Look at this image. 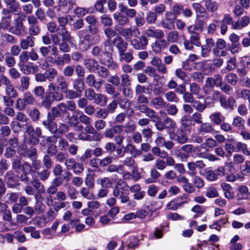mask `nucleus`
Instances as JSON below:
<instances>
[{
    "mask_svg": "<svg viewBox=\"0 0 250 250\" xmlns=\"http://www.w3.org/2000/svg\"><path fill=\"white\" fill-rule=\"evenodd\" d=\"M84 82L81 79L77 78L73 83V88L79 92L82 93L84 89Z\"/></svg>",
    "mask_w": 250,
    "mask_h": 250,
    "instance_id": "de8ad7c7",
    "label": "nucleus"
},
{
    "mask_svg": "<svg viewBox=\"0 0 250 250\" xmlns=\"http://www.w3.org/2000/svg\"><path fill=\"white\" fill-rule=\"evenodd\" d=\"M245 121L241 116L237 115L233 117L232 121V125L233 128H236L238 129L245 128Z\"/></svg>",
    "mask_w": 250,
    "mask_h": 250,
    "instance_id": "2f4dec72",
    "label": "nucleus"
},
{
    "mask_svg": "<svg viewBox=\"0 0 250 250\" xmlns=\"http://www.w3.org/2000/svg\"><path fill=\"white\" fill-rule=\"evenodd\" d=\"M93 103L101 106L105 105L107 102V97L106 95L97 93L92 100Z\"/></svg>",
    "mask_w": 250,
    "mask_h": 250,
    "instance_id": "7c9ffc66",
    "label": "nucleus"
},
{
    "mask_svg": "<svg viewBox=\"0 0 250 250\" xmlns=\"http://www.w3.org/2000/svg\"><path fill=\"white\" fill-rule=\"evenodd\" d=\"M35 44V38L28 35L24 38L20 40V45L21 48L24 51H26L29 48L33 47Z\"/></svg>",
    "mask_w": 250,
    "mask_h": 250,
    "instance_id": "a211bd4d",
    "label": "nucleus"
},
{
    "mask_svg": "<svg viewBox=\"0 0 250 250\" xmlns=\"http://www.w3.org/2000/svg\"><path fill=\"white\" fill-rule=\"evenodd\" d=\"M14 35L11 33H4L2 34V37L7 43L15 44L17 42V39Z\"/></svg>",
    "mask_w": 250,
    "mask_h": 250,
    "instance_id": "13d9d810",
    "label": "nucleus"
},
{
    "mask_svg": "<svg viewBox=\"0 0 250 250\" xmlns=\"http://www.w3.org/2000/svg\"><path fill=\"white\" fill-rule=\"evenodd\" d=\"M113 18L121 25H125L129 22L128 18L125 15L121 14L120 12L115 13L113 14Z\"/></svg>",
    "mask_w": 250,
    "mask_h": 250,
    "instance_id": "72a5a7b5",
    "label": "nucleus"
},
{
    "mask_svg": "<svg viewBox=\"0 0 250 250\" xmlns=\"http://www.w3.org/2000/svg\"><path fill=\"white\" fill-rule=\"evenodd\" d=\"M169 138L177 143L183 145L188 142V137L187 135V132L182 129H177L176 131H170L168 133Z\"/></svg>",
    "mask_w": 250,
    "mask_h": 250,
    "instance_id": "9b49d317",
    "label": "nucleus"
},
{
    "mask_svg": "<svg viewBox=\"0 0 250 250\" xmlns=\"http://www.w3.org/2000/svg\"><path fill=\"white\" fill-rule=\"evenodd\" d=\"M72 170L73 173L77 175H80L84 170L83 164L75 161L71 167H68V170Z\"/></svg>",
    "mask_w": 250,
    "mask_h": 250,
    "instance_id": "58836bf2",
    "label": "nucleus"
},
{
    "mask_svg": "<svg viewBox=\"0 0 250 250\" xmlns=\"http://www.w3.org/2000/svg\"><path fill=\"white\" fill-rule=\"evenodd\" d=\"M150 178H147L145 180L146 184H150L156 182L157 179L161 177V173L158 172V169L155 167L151 168L150 170Z\"/></svg>",
    "mask_w": 250,
    "mask_h": 250,
    "instance_id": "e433bc0d",
    "label": "nucleus"
},
{
    "mask_svg": "<svg viewBox=\"0 0 250 250\" xmlns=\"http://www.w3.org/2000/svg\"><path fill=\"white\" fill-rule=\"evenodd\" d=\"M166 129L168 133L170 131H173L176 128V123L175 121L169 117H167L164 119Z\"/></svg>",
    "mask_w": 250,
    "mask_h": 250,
    "instance_id": "a19ab883",
    "label": "nucleus"
},
{
    "mask_svg": "<svg viewBox=\"0 0 250 250\" xmlns=\"http://www.w3.org/2000/svg\"><path fill=\"white\" fill-rule=\"evenodd\" d=\"M157 40V41H156L154 42L153 47V51L155 53H159L161 52L162 50H164L168 47L169 43L166 40L164 39L163 38Z\"/></svg>",
    "mask_w": 250,
    "mask_h": 250,
    "instance_id": "bb28decb",
    "label": "nucleus"
},
{
    "mask_svg": "<svg viewBox=\"0 0 250 250\" xmlns=\"http://www.w3.org/2000/svg\"><path fill=\"white\" fill-rule=\"evenodd\" d=\"M83 64L85 68L91 72L95 71L99 65L97 61L93 59H89L84 60Z\"/></svg>",
    "mask_w": 250,
    "mask_h": 250,
    "instance_id": "473e14b6",
    "label": "nucleus"
},
{
    "mask_svg": "<svg viewBox=\"0 0 250 250\" xmlns=\"http://www.w3.org/2000/svg\"><path fill=\"white\" fill-rule=\"evenodd\" d=\"M175 19L176 17H173L171 13L167 12L165 14V18L161 21L160 24L164 29L172 30L175 27Z\"/></svg>",
    "mask_w": 250,
    "mask_h": 250,
    "instance_id": "ddd939ff",
    "label": "nucleus"
},
{
    "mask_svg": "<svg viewBox=\"0 0 250 250\" xmlns=\"http://www.w3.org/2000/svg\"><path fill=\"white\" fill-rule=\"evenodd\" d=\"M71 127L68 125V122L67 124L64 123H60L59 124L58 127L56 123V128L55 129H46L51 133L57 134L59 135V137H61L64 134L67 132L69 130V127Z\"/></svg>",
    "mask_w": 250,
    "mask_h": 250,
    "instance_id": "2eb2a0df",
    "label": "nucleus"
},
{
    "mask_svg": "<svg viewBox=\"0 0 250 250\" xmlns=\"http://www.w3.org/2000/svg\"><path fill=\"white\" fill-rule=\"evenodd\" d=\"M205 25L206 22L203 20H197L194 24L188 27V30L189 32H201Z\"/></svg>",
    "mask_w": 250,
    "mask_h": 250,
    "instance_id": "c85d7f7f",
    "label": "nucleus"
},
{
    "mask_svg": "<svg viewBox=\"0 0 250 250\" xmlns=\"http://www.w3.org/2000/svg\"><path fill=\"white\" fill-rule=\"evenodd\" d=\"M180 127L179 129L188 133L190 132L192 120L190 116L185 115L182 116L180 120Z\"/></svg>",
    "mask_w": 250,
    "mask_h": 250,
    "instance_id": "5701e85b",
    "label": "nucleus"
},
{
    "mask_svg": "<svg viewBox=\"0 0 250 250\" xmlns=\"http://www.w3.org/2000/svg\"><path fill=\"white\" fill-rule=\"evenodd\" d=\"M77 36L79 39V47L84 51L88 49L92 44L93 38L88 34L87 29H82L77 32Z\"/></svg>",
    "mask_w": 250,
    "mask_h": 250,
    "instance_id": "423d86ee",
    "label": "nucleus"
},
{
    "mask_svg": "<svg viewBox=\"0 0 250 250\" xmlns=\"http://www.w3.org/2000/svg\"><path fill=\"white\" fill-rule=\"evenodd\" d=\"M144 35L147 38H152L156 39H161L164 37V31L159 29L149 28L146 29L144 32Z\"/></svg>",
    "mask_w": 250,
    "mask_h": 250,
    "instance_id": "f3484780",
    "label": "nucleus"
},
{
    "mask_svg": "<svg viewBox=\"0 0 250 250\" xmlns=\"http://www.w3.org/2000/svg\"><path fill=\"white\" fill-rule=\"evenodd\" d=\"M20 69L24 74H34L38 71L39 67L32 62H28L20 67Z\"/></svg>",
    "mask_w": 250,
    "mask_h": 250,
    "instance_id": "393cba45",
    "label": "nucleus"
},
{
    "mask_svg": "<svg viewBox=\"0 0 250 250\" xmlns=\"http://www.w3.org/2000/svg\"><path fill=\"white\" fill-rule=\"evenodd\" d=\"M43 166L46 169H50L53 166V161L51 158V156L48 154H45L42 159Z\"/></svg>",
    "mask_w": 250,
    "mask_h": 250,
    "instance_id": "680f3d73",
    "label": "nucleus"
},
{
    "mask_svg": "<svg viewBox=\"0 0 250 250\" xmlns=\"http://www.w3.org/2000/svg\"><path fill=\"white\" fill-rule=\"evenodd\" d=\"M150 105L155 108H160L165 107L167 103L161 96H157L151 100Z\"/></svg>",
    "mask_w": 250,
    "mask_h": 250,
    "instance_id": "c9c22d12",
    "label": "nucleus"
},
{
    "mask_svg": "<svg viewBox=\"0 0 250 250\" xmlns=\"http://www.w3.org/2000/svg\"><path fill=\"white\" fill-rule=\"evenodd\" d=\"M65 97L67 99L73 100L81 97L82 93L75 90H67L65 92Z\"/></svg>",
    "mask_w": 250,
    "mask_h": 250,
    "instance_id": "3c124183",
    "label": "nucleus"
},
{
    "mask_svg": "<svg viewBox=\"0 0 250 250\" xmlns=\"http://www.w3.org/2000/svg\"><path fill=\"white\" fill-rule=\"evenodd\" d=\"M191 35L189 38V41L191 42L193 44L196 45V46H201V43L200 41V35L197 32H190Z\"/></svg>",
    "mask_w": 250,
    "mask_h": 250,
    "instance_id": "0e129e2a",
    "label": "nucleus"
},
{
    "mask_svg": "<svg viewBox=\"0 0 250 250\" xmlns=\"http://www.w3.org/2000/svg\"><path fill=\"white\" fill-rule=\"evenodd\" d=\"M135 37L129 41V43L132 48L136 50H145L148 43L147 38L144 35L140 37L135 35Z\"/></svg>",
    "mask_w": 250,
    "mask_h": 250,
    "instance_id": "1a4fd4ad",
    "label": "nucleus"
},
{
    "mask_svg": "<svg viewBox=\"0 0 250 250\" xmlns=\"http://www.w3.org/2000/svg\"><path fill=\"white\" fill-rule=\"evenodd\" d=\"M25 132L29 136L27 139V144L30 146H37L39 144V138L45 137L42 135V130L39 127L35 128L29 124L25 125Z\"/></svg>",
    "mask_w": 250,
    "mask_h": 250,
    "instance_id": "20e7f679",
    "label": "nucleus"
},
{
    "mask_svg": "<svg viewBox=\"0 0 250 250\" xmlns=\"http://www.w3.org/2000/svg\"><path fill=\"white\" fill-rule=\"evenodd\" d=\"M99 61L100 63L112 70L117 69L119 67L118 64L113 61L111 53L107 51L105 49L101 54Z\"/></svg>",
    "mask_w": 250,
    "mask_h": 250,
    "instance_id": "9d476101",
    "label": "nucleus"
},
{
    "mask_svg": "<svg viewBox=\"0 0 250 250\" xmlns=\"http://www.w3.org/2000/svg\"><path fill=\"white\" fill-rule=\"evenodd\" d=\"M85 83L90 87H93L96 90L100 89L101 86L104 82L101 79L96 80L94 75L90 74L85 78Z\"/></svg>",
    "mask_w": 250,
    "mask_h": 250,
    "instance_id": "dca6fc26",
    "label": "nucleus"
},
{
    "mask_svg": "<svg viewBox=\"0 0 250 250\" xmlns=\"http://www.w3.org/2000/svg\"><path fill=\"white\" fill-rule=\"evenodd\" d=\"M104 89L105 92L109 94L113 95V98H116L120 95L119 93L115 91V87L111 84L106 83L104 84Z\"/></svg>",
    "mask_w": 250,
    "mask_h": 250,
    "instance_id": "09e8293b",
    "label": "nucleus"
},
{
    "mask_svg": "<svg viewBox=\"0 0 250 250\" xmlns=\"http://www.w3.org/2000/svg\"><path fill=\"white\" fill-rule=\"evenodd\" d=\"M220 106L224 109H233L235 105L236 101L232 97H229L227 99L226 97L223 95L219 101Z\"/></svg>",
    "mask_w": 250,
    "mask_h": 250,
    "instance_id": "aec40b11",
    "label": "nucleus"
},
{
    "mask_svg": "<svg viewBox=\"0 0 250 250\" xmlns=\"http://www.w3.org/2000/svg\"><path fill=\"white\" fill-rule=\"evenodd\" d=\"M56 82L58 90L65 92L68 89V84L63 76H58L56 78Z\"/></svg>",
    "mask_w": 250,
    "mask_h": 250,
    "instance_id": "c756f323",
    "label": "nucleus"
},
{
    "mask_svg": "<svg viewBox=\"0 0 250 250\" xmlns=\"http://www.w3.org/2000/svg\"><path fill=\"white\" fill-rule=\"evenodd\" d=\"M4 86H5V95L13 97L14 98L18 97L19 94L17 91L12 84V82L8 78Z\"/></svg>",
    "mask_w": 250,
    "mask_h": 250,
    "instance_id": "a878e982",
    "label": "nucleus"
},
{
    "mask_svg": "<svg viewBox=\"0 0 250 250\" xmlns=\"http://www.w3.org/2000/svg\"><path fill=\"white\" fill-rule=\"evenodd\" d=\"M214 131L212 124L210 123H202L197 128V132L198 134L205 135L208 134H211Z\"/></svg>",
    "mask_w": 250,
    "mask_h": 250,
    "instance_id": "b1692460",
    "label": "nucleus"
},
{
    "mask_svg": "<svg viewBox=\"0 0 250 250\" xmlns=\"http://www.w3.org/2000/svg\"><path fill=\"white\" fill-rule=\"evenodd\" d=\"M157 18L156 13L153 11H148L146 16V21L148 24L155 23Z\"/></svg>",
    "mask_w": 250,
    "mask_h": 250,
    "instance_id": "bf43d9fd",
    "label": "nucleus"
},
{
    "mask_svg": "<svg viewBox=\"0 0 250 250\" xmlns=\"http://www.w3.org/2000/svg\"><path fill=\"white\" fill-rule=\"evenodd\" d=\"M26 156L29 158L32 161L36 160L38 157L37 149L33 146H31L27 150Z\"/></svg>",
    "mask_w": 250,
    "mask_h": 250,
    "instance_id": "052dcab7",
    "label": "nucleus"
},
{
    "mask_svg": "<svg viewBox=\"0 0 250 250\" xmlns=\"http://www.w3.org/2000/svg\"><path fill=\"white\" fill-rule=\"evenodd\" d=\"M35 102V98L29 91L23 93L22 98H19L15 104L16 107L20 111L23 110L28 105H32Z\"/></svg>",
    "mask_w": 250,
    "mask_h": 250,
    "instance_id": "0eeeda50",
    "label": "nucleus"
},
{
    "mask_svg": "<svg viewBox=\"0 0 250 250\" xmlns=\"http://www.w3.org/2000/svg\"><path fill=\"white\" fill-rule=\"evenodd\" d=\"M112 44L117 47L119 54L125 51L128 47L127 42L123 38L120 36H117L112 41Z\"/></svg>",
    "mask_w": 250,
    "mask_h": 250,
    "instance_id": "6ab92c4d",
    "label": "nucleus"
},
{
    "mask_svg": "<svg viewBox=\"0 0 250 250\" xmlns=\"http://www.w3.org/2000/svg\"><path fill=\"white\" fill-rule=\"evenodd\" d=\"M88 187L85 188L83 187L80 189V192L81 195L83 198H85L88 200H91L94 198V196L92 192L90 191V189Z\"/></svg>",
    "mask_w": 250,
    "mask_h": 250,
    "instance_id": "8fccbe9b",
    "label": "nucleus"
},
{
    "mask_svg": "<svg viewBox=\"0 0 250 250\" xmlns=\"http://www.w3.org/2000/svg\"><path fill=\"white\" fill-rule=\"evenodd\" d=\"M206 165L203 161L199 160L196 162H190L187 163L188 169V173L190 175H195L198 173L201 174L203 169Z\"/></svg>",
    "mask_w": 250,
    "mask_h": 250,
    "instance_id": "f8f14e48",
    "label": "nucleus"
},
{
    "mask_svg": "<svg viewBox=\"0 0 250 250\" xmlns=\"http://www.w3.org/2000/svg\"><path fill=\"white\" fill-rule=\"evenodd\" d=\"M30 183L38 192H45L44 186L41 183L40 180L34 178L31 181Z\"/></svg>",
    "mask_w": 250,
    "mask_h": 250,
    "instance_id": "49530a36",
    "label": "nucleus"
},
{
    "mask_svg": "<svg viewBox=\"0 0 250 250\" xmlns=\"http://www.w3.org/2000/svg\"><path fill=\"white\" fill-rule=\"evenodd\" d=\"M19 197V193L11 192L7 193L4 196L5 202L8 204L16 203Z\"/></svg>",
    "mask_w": 250,
    "mask_h": 250,
    "instance_id": "ea45409f",
    "label": "nucleus"
},
{
    "mask_svg": "<svg viewBox=\"0 0 250 250\" xmlns=\"http://www.w3.org/2000/svg\"><path fill=\"white\" fill-rule=\"evenodd\" d=\"M62 38V42L58 45L59 50L63 53H68L70 50V47L68 42L71 43L72 41L73 37L70 34L61 35Z\"/></svg>",
    "mask_w": 250,
    "mask_h": 250,
    "instance_id": "4468645a",
    "label": "nucleus"
},
{
    "mask_svg": "<svg viewBox=\"0 0 250 250\" xmlns=\"http://www.w3.org/2000/svg\"><path fill=\"white\" fill-rule=\"evenodd\" d=\"M205 2V6L207 10L212 12L216 11L218 9V4L212 0H203Z\"/></svg>",
    "mask_w": 250,
    "mask_h": 250,
    "instance_id": "5fc2aeb1",
    "label": "nucleus"
},
{
    "mask_svg": "<svg viewBox=\"0 0 250 250\" xmlns=\"http://www.w3.org/2000/svg\"><path fill=\"white\" fill-rule=\"evenodd\" d=\"M30 79L27 76H23L20 78L21 87L22 89L26 90L30 86Z\"/></svg>",
    "mask_w": 250,
    "mask_h": 250,
    "instance_id": "e2e57ef3",
    "label": "nucleus"
},
{
    "mask_svg": "<svg viewBox=\"0 0 250 250\" xmlns=\"http://www.w3.org/2000/svg\"><path fill=\"white\" fill-rule=\"evenodd\" d=\"M209 119L214 124L219 125L225 119V117L222 116L220 112L217 111L211 114Z\"/></svg>",
    "mask_w": 250,
    "mask_h": 250,
    "instance_id": "4c0bfd02",
    "label": "nucleus"
},
{
    "mask_svg": "<svg viewBox=\"0 0 250 250\" xmlns=\"http://www.w3.org/2000/svg\"><path fill=\"white\" fill-rule=\"evenodd\" d=\"M225 79L226 82L231 85H236L238 81V78L237 75L233 73L228 74L226 76Z\"/></svg>",
    "mask_w": 250,
    "mask_h": 250,
    "instance_id": "4d7b16f0",
    "label": "nucleus"
},
{
    "mask_svg": "<svg viewBox=\"0 0 250 250\" xmlns=\"http://www.w3.org/2000/svg\"><path fill=\"white\" fill-rule=\"evenodd\" d=\"M28 24V35L33 37L38 36L41 31V29L39 25V21L33 15H30L27 17Z\"/></svg>",
    "mask_w": 250,
    "mask_h": 250,
    "instance_id": "6e6552de",
    "label": "nucleus"
},
{
    "mask_svg": "<svg viewBox=\"0 0 250 250\" xmlns=\"http://www.w3.org/2000/svg\"><path fill=\"white\" fill-rule=\"evenodd\" d=\"M236 151L242 152L247 155H250V151L248 150L247 145L241 142H238L235 145Z\"/></svg>",
    "mask_w": 250,
    "mask_h": 250,
    "instance_id": "a18cd8bd",
    "label": "nucleus"
},
{
    "mask_svg": "<svg viewBox=\"0 0 250 250\" xmlns=\"http://www.w3.org/2000/svg\"><path fill=\"white\" fill-rule=\"evenodd\" d=\"M28 115L33 122H37L40 119V112L37 108H34L29 111Z\"/></svg>",
    "mask_w": 250,
    "mask_h": 250,
    "instance_id": "774afa93",
    "label": "nucleus"
},
{
    "mask_svg": "<svg viewBox=\"0 0 250 250\" xmlns=\"http://www.w3.org/2000/svg\"><path fill=\"white\" fill-rule=\"evenodd\" d=\"M24 19L21 16L15 18L8 31L18 37L22 36L26 32V28L24 24Z\"/></svg>",
    "mask_w": 250,
    "mask_h": 250,
    "instance_id": "39448f33",
    "label": "nucleus"
},
{
    "mask_svg": "<svg viewBox=\"0 0 250 250\" xmlns=\"http://www.w3.org/2000/svg\"><path fill=\"white\" fill-rule=\"evenodd\" d=\"M69 114L66 110V106L64 103L58 104L56 106L52 107L47 112L46 120L42 121V124L46 129L56 128V118H59L62 115Z\"/></svg>",
    "mask_w": 250,
    "mask_h": 250,
    "instance_id": "f03ea898",
    "label": "nucleus"
},
{
    "mask_svg": "<svg viewBox=\"0 0 250 250\" xmlns=\"http://www.w3.org/2000/svg\"><path fill=\"white\" fill-rule=\"evenodd\" d=\"M45 74L46 80H47L49 82H52L57 76L58 71L55 68L53 67H50L46 70Z\"/></svg>",
    "mask_w": 250,
    "mask_h": 250,
    "instance_id": "37998d69",
    "label": "nucleus"
},
{
    "mask_svg": "<svg viewBox=\"0 0 250 250\" xmlns=\"http://www.w3.org/2000/svg\"><path fill=\"white\" fill-rule=\"evenodd\" d=\"M124 166L128 167L130 169L135 166L137 164L135 163V160L131 156L126 157L122 161Z\"/></svg>",
    "mask_w": 250,
    "mask_h": 250,
    "instance_id": "338daca9",
    "label": "nucleus"
},
{
    "mask_svg": "<svg viewBox=\"0 0 250 250\" xmlns=\"http://www.w3.org/2000/svg\"><path fill=\"white\" fill-rule=\"evenodd\" d=\"M58 22L59 24L58 30L60 35L70 34L65 27V25L68 22V19L67 17H60L58 18Z\"/></svg>",
    "mask_w": 250,
    "mask_h": 250,
    "instance_id": "cd10ccee",
    "label": "nucleus"
},
{
    "mask_svg": "<svg viewBox=\"0 0 250 250\" xmlns=\"http://www.w3.org/2000/svg\"><path fill=\"white\" fill-rule=\"evenodd\" d=\"M193 8L195 10L197 19L203 18L204 20H208V14L205 8L199 3H193L192 4Z\"/></svg>",
    "mask_w": 250,
    "mask_h": 250,
    "instance_id": "4be33fe9",
    "label": "nucleus"
},
{
    "mask_svg": "<svg viewBox=\"0 0 250 250\" xmlns=\"http://www.w3.org/2000/svg\"><path fill=\"white\" fill-rule=\"evenodd\" d=\"M97 70V75L102 78H107L109 75V71L104 66L98 65Z\"/></svg>",
    "mask_w": 250,
    "mask_h": 250,
    "instance_id": "603ef678",
    "label": "nucleus"
},
{
    "mask_svg": "<svg viewBox=\"0 0 250 250\" xmlns=\"http://www.w3.org/2000/svg\"><path fill=\"white\" fill-rule=\"evenodd\" d=\"M112 194L114 197L120 200L121 204H126L127 207L132 208L136 205V202L130 199L128 186L123 180H120L117 182L113 188Z\"/></svg>",
    "mask_w": 250,
    "mask_h": 250,
    "instance_id": "f257e3e1",
    "label": "nucleus"
},
{
    "mask_svg": "<svg viewBox=\"0 0 250 250\" xmlns=\"http://www.w3.org/2000/svg\"><path fill=\"white\" fill-rule=\"evenodd\" d=\"M119 55L120 61H125L127 63L131 62L134 59L132 53L130 52L123 51L119 53Z\"/></svg>",
    "mask_w": 250,
    "mask_h": 250,
    "instance_id": "864d4df0",
    "label": "nucleus"
},
{
    "mask_svg": "<svg viewBox=\"0 0 250 250\" xmlns=\"http://www.w3.org/2000/svg\"><path fill=\"white\" fill-rule=\"evenodd\" d=\"M12 168L16 172L19 173L22 170V167H23L22 164L21 160V159L18 157H16L12 160L11 162Z\"/></svg>",
    "mask_w": 250,
    "mask_h": 250,
    "instance_id": "79ce46f5",
    "label": "nucleus"
},
{
    "mask_svg": "<svg viewBox=\"0 0 250 250\" xmlns=\"http://www.w3.org/2000/svg\"><path fill=\"white\" fill-rule=\"evenodd\" d=\"M51 95L49 93H45L42 98L41 105L45 109H49L53 103V101L51 97Z\"/></svg>",
    "mask_w": 250,
    "mask_h": 250,
    "instance_id": "f704fd0d",
    "label": "nucleus"
},
{
    "mask_svg": "<svg viewBox=\"0 0 250 250\" xmlns=\"http://www.w3.org/2000/svg\"><path fill=\"white\" fill-rule=\"evenodd\" d=\"M29 60L28 52L23 51L19 56L18 66L19 68L24 64L28 63Z\"/></svg>",
    "mask_w": 250,
    "mask_h": 250,
    "instance_id": "c03bdc74",
    "label": "nucleus"
},
{
    "mask_svg": "<svg viewBox=\"0 0 250 250\" xmlns=\"http://www.w3.org/2000/svg\"><path fill=\"white\" fill-rule=\"evenodd\" d=\"M137 33V35L140 34V30L137 27H128L122 28L120 31V35L126 40H132L133 34Z\"/></svg>",
    "mask_w": 250,
    "mask_h": 250,
    "instance_id": "412c9836",
    "label": "nucleus"
},
{
    "mask_svg": "<svg viewBox=\"0 0 250 250\" xmlns=\"http://www.w3.org/2000/svg\"><path fill=\"white\" fill-rule=\"evenodd\" d=\"M6 65L10 68L14 67L16 63L15 58L9 53H7L4 58Z\"/></svg>",
    "mask_w": 250,
    "mask_h": 250,
    "instance_id": "69168bd1",
    "label": "nucleus"
},
{
    "mask_svg": "<svg viewBox=\"0 0 250 250\" xmlns=\"http://www.w3.org/2000/svg\"><path fill=\"white\" fill-rule=\"evenodd\" d=\"M137 108L141 113L145 114L146 117L155 123L154 125L157 130L163 131L166 129L164 121L163 122L160 120V117L154 109L148 107L147 105H140L137 107Z\"/></svg>",
    "mask_w": 250,
    "mask_h": 250,
    "instance_id": "7ed1b4c3",
    "label": "nucleus"
},
{
    "mask_svg": "<svg viewBox=\"0 0 250 250\" xmlns=\"http://www.w3.org/2000/svg\"><path fill=\"white\" fill-rule=\"evenodd\" d=\"M179 36L178 31L173 30L170 31L167 34V42L171 43L176 42Z\"/></svg>",
    "mask_w": 250,
    "mask_h": 250,
    "instance_id": "6e6d98bb",
    "label": "nucleus"
}]
</instances>
